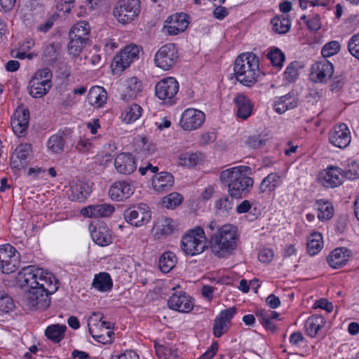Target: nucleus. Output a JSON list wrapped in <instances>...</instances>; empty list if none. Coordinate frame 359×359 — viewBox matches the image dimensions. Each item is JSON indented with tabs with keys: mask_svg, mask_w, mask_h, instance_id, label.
Returning <instances> with one entry per match:
<instances>
[{
	"mask_svg": "<svg viewBox=\"0 0 359 359\" xmlns=\"http://www.w3.org/2000/svg\"><path fill=\"white\" fill-rule=\"evenodd\" d=\"M18 282L21 287H27L24 299L29 308L47 309L50 302L49 296L59 287V281L47 270L29 265L18 273Z\"/></svg>",
	"mask_w": 359,
	"mask_h": 359,
	"instance_id": "f257e3e1",
	"label": "nucleus"
},
{
	"mask_svg": "<svg viewBox=\"0 0 359 359\" xmlns=\"http://www.w3.org/2000/svg\"><path fill=\"white\" fill-rule=\"evenodd\" d=\"M249 171L248 166L240 165L220 172L221 183L227 188V191L231 197L241 198L245 191L252 187L253 180L247 176Z\"/></svg>",
	"mask_w": 359,
	"mask_h": 359,
	"instance_id": "f03ea898",
	"label": "nucleus"
},
{
	"mask_svg": "<svg viewBox=\"0 0 359 359\" xmlns=\"http://www.w3.org/2000/svg\"><path fill=\"white\" fill-rule=\"evenodd\" d=\"M233 72L235 78L241 84L251 86L257 81L259 74V59L252 53H242L235 60Z\"/></svg>",
	"mask_w": 359,
	"mask_h": 359,
	"instance_id": "7ed1b4c3",
	"label": "nucleus"
},
{
	"mask_svg": "<svg viewBox=\"0 0 359 359\" xmlns=\"http://www.w3.org/2000/svg\"><path fill=\"white\" fill-rule=\"evenodd\" d=\"M140 13V0H120L114 9V17L123 24L133 21Z\"/></svg>",
	"mask_w": 359,
	"mask_h": 359,
	"instance_id": "20e7f679",
	"label": "nucleus"
},
{
	"mask_svg": "<svg viewBox=\"0 0 359 359\" xmlns=\"http://www.w3.org/2000/svg\"><path fill=\"white\" fill-rule=\"evenodd\" d=\"M179 91V83L173 77H167L159 81L155 86L156 97L165 103L173 104L176 101V95Z\"/></svg>",
	"mask_w": 359,
	"mask_h": 359,
	"instance_id": "39448f33",
	"label": "nucleus"
},
{
	"mask_svg": "<svg viewBox=\"0 0 359 359\" xmlns=\"http://www.w3.org/2000/svg\"><path fill=\"white\" fill-rule=\"evenodd\" d=\"M178 50L174 43H167L161 46L155 54V65L163 69L169 70L177 62Z\"/></svg>",
	"mask_w": 359,
	"mask_h": 359,
	"instance_id": "423d86ee",
	"label": "nucleus"
},
{
	"mask_svg": "<svg viewBox=\"0 0 359 359\" xmlns=\"http://www.w3.org/2000/svg\"><path fill=\"white\" fill-rule=\"evenodd\" d=\"M237 239L236 227L231 224H224L210 236V243L221 247H233L236 245Z\"/></svg>",
	"mask_w": 359,
	"mask_h": 359,
	"instance_id": "0eeeda50",
	"label": "nucleus"
},
{
	"mask_svg": "<svg viewBox=\"0 0 359 359\" xmlns=\"http://www.w3.org/2000/svg\"><path fill=\"white\" fill-rule=\"evenodd\" d=\"M124 218L131 225L141 226L150 221L151 212L147 205L142 203L126 210L124 212Z\"/></svg>",
	"mask_w": 359,
	"mask_h": 359,
	"instance_id": "6e6552de",
	"label": "nucleus"
},
{
	"mask_svg": "<svg viewBox=\"0 0 359 359\" xmlns=\"http://www.w3.org/2000/svg\"><path fill=\"white\" fill-rule=\"evenodd\" d=\"M205 119L203 111L195 108H188L182 112L180 125L184 130H195L201 127Z\"/></svg>",
	"mask_w": 359,
	"mask_h": 359,
	"instance_id": "1a4fd4ad",
	"label": "nucleus"
},
{
	"mask_svg": "<svg viewBox=\"0 0 359 359\" xmlns=\"http://www.w3.org/2000/svg\"><path fill=\"white\" fill-rule=\"evenodd\" d=\"M20 262V253L16 248H0V269L3 273L15 272Z\"/></svg>",
	"mask_w": 359,
	"mask_h": 359,
	"instance_id": "9d476101",
	"label": "nucleus"
},
{
	"mask_svg": "<svg viewBox=\"0 0 359 359\" xmlns=\"http://www.w3.org/2000/svg\"><path fill=\"white\" fill-rule=\"evenodd\" d=\"M333 73V65L327 60L323 59L312 65L310 78L315 83H323L332 77Z\"/></svg>",
	"mask_w": 359,
	"mask_h": 359,
	"instance_id": "9b49d317",
	"label": "nucleus"
},
{
	"mask_svg": "<svg viewBox=\"0 0 359 359\" xmlns=\"http://www.w3.org/2000/svg\"><path fill=\"white\" fill-rule=\"evenodd\" d=\"M32 146L25 143L19 144L11 156L10 165L13 170L25 168L32 156Z\"/></svg>",
	"mask_w": 359,
	"mask_h": 359,
	"instance_id": "f8f14e48",
	"label": "nucleus"
},
{
	"mask_svg": "<svg viewBox=\"0 0 359 359\" xmlns=\"http://www.w3.org/2000/svg\"><path fill=\"white\" fill-rule=\"evenodd\" d=\"M140 48L135 44L126 46L121 50L118 55L114 58V64L116 67H119L122 71L128 67L132 62L139 58Z\"/></svg>",
	"mask_w": 359,
	"mask_h": 359,
	"instance_id": "ddd939ff",
	"label": "nucleus"
},
{
	"mask_svg": "<svg viewBox=\"0 0 359 359\" xmlns=\"http://www.w3.org/2000/svg\"><path fill=\"white\" fill-rule=\"evenodd\" d=\"M236 313L235 307L222 311L215 320L212 332L215 337H221L226 332L231 325V320Z\"/></svg>",
	"mask_w": 359,
	"mask_h": 359,
	"instance_id": "4468645a",
	"label": "nucleus"
},
{
	"mask_svg": "<svg viewBox=\"0 0 359 359\" xmlns=\"http://www.w3.org/2000/svg\"><path fill=\"white\" fill-rule=\"evenodd\" d=\"M168 306L170 309L182 312L189 313L194 307L191 297L184 291L174 292L168 300Z\"/></svg>",
	"mask_w": 359,
	"mask_h": 359,
	"instance_id": "2eb2a0df",
	"label": "nucleus"
},
{
	"mask_svg": "<svg viewBox=\"0 0 359 359\" xmlns=\"http://www.w3.org/2000/svg\"><path fill=\"white\" fill-rule=\"evenodd\" d=\"M351 139V133L345 123L335 126L329 133L330 143L340 149L346 148Z\"/></svg>",
	"mask_w": 359,
	"mask_h": 359,
	"instance_id": "dca6fc26",
	"label": "nucleus"
},
{
	"mask_svg": "<svg viewBox=\"0 0 359 359\" xmlns=\"http://www.w3.org/2000/svg\"><path fill=\"white\" fill-rule=\"evenodd\" d=\"M189 15L184 13H175L168 17L164 29L169 35H177L184 32L189 24Z\"/></svg>",
	"mask_w": 359,
	"mask_h": 359,
	"instance_id": "f3484780",
	"label": "nucleus"
},
{
	"mask_svg": "<svg viewBox=\"0 0 359 359\" xmlns=\"http://www.w3.org/2000/svg\"><path fill=\"white\" fill-rule=\"evenodd\" d=\"M206 236L204 230L201 226H195L194 229H189L183 235L181 239L182 247H198L203 245L206 247Z\"/></svg>",
	"mask_w": 359,
	"mask_h": 359,
	"instance_id": "a211bd4d",
	"label": "nucleus"
},
{
	"mask_svg": "<svg viewBox=\"0 0 359 359\" xmlns=\"http://www.w3.org/2000/svg\"><path fill=\"white\" fill-rule=\"evenodd\" d=\"M342 170L337 166H329L320 177L321 184L327 188H334L342 184Z\"/></svg>",
	"mask_w": 359,
	"mask_h": 359,
	"instance_id": "6ab92c4d",
	"label": "nucleus"
},
{
	"mask_svg": "<svg viewBox=\"0 0 359 359\" xmlns=\"http://www.w3.org/2000/svg\"><path fill=\"white\" fill-rule=\"evenodd\" d=\"M133 193L134 187L125 181L114 182L109 190L110 198L117 201H121L130 198Z\"/></svg>",
	"mask_w": 359,
	"mask_h": 359,
	"instance_id": "aec40b11",
	"label": "nucleus"
},
{
	"mask_svg": "<svg viewBox=\"0 0 359 359\" xmlns=\"http://www.w3.org/2000/svg\"><path fill=\"white\" fill-rule=\"evenodd\" d=\"M114 166L118 172L123 175H130L137 168L134 156L130 153L119 154L115 158Z\"/></svg>",
	"mask_w": 359,
	"mask_h": 359,
	"instance_id": "412c9836",
	"label": "nucleus"
},
{
	"mask_svg": "<svg viewBox=\"0 0 359 359\" xmlns=\"http://www.w3.org/2000/svg\"><path fill=\"white\" fill-rule=\"evenodd\" d=\"M115 211L114 205L108 203H100L89 205L81 210L83 216L88 217H109Z\"/></svg>",
	"mask_w": 359,
	"mask_h": 359,
	"instance_id": "4be33fe9",
	"label": "nucleus"
},
{
	"mask_svg": "<svg viewBox=\"0 0 359 359\" xmlns=\"http://www.w3.org/2000/svg\"><path fill=\"white\" fill-rule=\"evenodd\" d=\"M352 255L349 248H334L327 257V261L333 269H339L344 266Z\"/></svg>",
	"mask_w": 359,
	"mask_h": 359,
	"instance_id": "5701e85b",
	"label": "nucleus"
},
{
	"mask_svg": "<svg viewBox=\"0 0 359 359\" xmlns=\"http://www.w3.org/2000/svg\"><path fill=\"white\" fill-rule=\"evenodd\" d=\"M93 241L101 247H106L112 243V237L108 228L104 226H89Z\"/></svg>",
	"mask_w": 359,
	"mask_h": 359,
	"instance_id": "b1692460",
	"label": "nucleus"
},
{
	"mask_svg": "<svg viewBox=\"0 0 359 359\" xmlns=\"http://www.w3.org/2000/svg\"><path fill=\"white\" fill-rule=\"evenodd\" d=\"M233 103L237 109L238 117L245 120L251 115L253 104L248 97L243 94H238L233 98Z\"/></svg>",
	"mask_w": 359,
	"mask_h": 359,
	"instance_id": "393cba45",
	"label": "nucleus"
},
{
	"mask_svg": "<svg viewBox=\"0 0 359 359\" xmlns=\"http://www.w3.org/2000/svg\"><path fill=\"white\" fill-rule=\"evenodd\" d=\"M298 106L297 97L291 93L281 96L275 100L273 108L278 114H283L288 109H292Z\"/></svg>",
	"mask_w": 359,
	"mask_h": 359,
	"instance_id": "a878e982",
	"label": "nucleus"
},
{
	"mask_svg": "<svg viewBox=\"0 0 359 359\" xmlns=\"http://www.w3.org/2000/svg\"><path fill=\"white\" fill-rule=\"evenodd\" d=\"M126 88L121 94L123 100H134L142 92V83L137 77H132L127 80Z\"/></svg>",
	"mask_w": 359,
	"mask_h": 359,
	"instance_id": "bb28decb",
	"label": "nucleus"
},
{
	"mask_svg": "<svg viewBox=\"0 0 359 359\" xmlns=\"http://www.w3.org/2000/svg\"><path fill=\"white\" fill-rule=\"evenodd\" d=\"M174 184V177L170 172H162L154 175L152 186L157 191H165Z\"/></svg>",
	"mask_w": 359,
	"mask_h": 359,
	"instance_id": "cd10ccee",
	"label": "nucleus"
},
{
	"mask_svg": "<svg viewBox=\"0 0 359 359\" xmlns=\"http://www.w3.org/2000/svg\"><path fill=\"white\" fill-rule=\"evenodd\" d=\"M173 229V221L170 218L158 220L154 226L152 235L155 239H162L170 234Z\"/></svg>",
	"mask_w": 359,
	"mask_h": 359,
	"instance_id": "c85d7f7f",
	"label": "nucleus"
},
{
	"mask_svg": "<svg viewBox=\"0 0 359 359\" xmlns=\"http://www.w3.org/2000/svg\"><path fill=\"white\" fill-rule=\"evenodd\" d=\"M71 191L72 201H83L90 195L91 189L87 183L77 180L72 182Z\"/></svg>",
	"mask_w": 359,
	"mask_h": 359,
	"instance_id": "c756f323",
	"label": "nucleus"
},
{
	"mask_svg": "<svg viewBox=\"0 0 359 359\" xmlns=\"http://www.w3.org/2000/svg\"><path fill=\"white\" fill-rule=\"evenodd\" d=\"M315 208L318 210V218L320 221L330 219L334 215V207L328 200L319 199L314 203Z\"/></svg>",
	"mask_w": 359,
	"mask_h": 359,
	"instance_id": "7c9ffc66",
	"label": "nucleus"
},
{
	"mask_svg": "<svg viewBox=\"0 0 359 359\" xmlns=\"http://www.w3.org/2000/svg\"><path fill=\"white\" fill-rule=\"evenodd\" d=\"M67 135L61 131L50 136L47 142L48 149L55 154H60L64 151Z\"/></svg>",
	"mask_w": 359,
	"mask_h": 359,
	"instance_id": "2f4dec72",
	"label": "nucleus"
},
{
	"mask_svg": "<svg viewBox=\"0 0 359 359\" xmlns=\"http://www.w3.org/2000/svg\"><path fill=\"white\" fill-rule=\"evenodd\" d=\"M325 321L320 315L311 316L305 323V330L311 337H315L318 331L324 326Z\"/></svg>",
	"mask_w": 359,
	"mask_h": 359,
	"instance_id": "473e14b6",
	"label": "nucleus"
},
{
	"mask_svg": "<svg viewBox=\"0 0 359 359\" xmlns=\"http://www.w3.org/2000/svg\"><path fill=\"white\" fill-rule=\"evenodd\" d=\"M282 183L281 177L277 172H271L264 177L259 184L262 193H270Z\"/></svg>",
	"mask_w": 359,
	"mask_h": 359,
	"instance_id": "72a5a7b5",
	"label": "nucleus"
},
{
	"mask_svg": "<svg viewBox=\"0 0 359 359\" xmlns=\"http://www.w3.org/2000/svg\"><path fill=\"white\" fill-rule=\"evenodd\" d=\"M88 99L92 105L100 107L106 103L107 94L106 90L102 87H92L89 90Z\"/></svg>",
	"mask_w": 359,
	"mask_h": 359,
	"instance_id": "f704fd0d",
	"label": "nucleus"
},
{
	"mask_svg": "<svg viewBox=\"0 0 359 359\" xmlns=\"http://www.w3.org/2000/svg\"><path fill=\"white\" fill-rule=\"evenodd\" d=\"M92 285L100 292H107L111 290L113 283L109 274L103 272L95 276Z\"/></svg>",
	"mask_w": 359,
	"mask_h": 359,
	"instance_id": "c9c22d12",
	"label": "nucleus"
},
{
	"mask_svg": "<svg viewBox=\"0 0 359 359\" xmlns=\"http://www.w3.org/2000/svg\"><path fill=\"white\" fill-rule=\"evenodd\" d=\"M67 326L65 325H51L48 326L46 329L45 335L52 341L58 343L64 338Z\"/></svg>",
	"mask_w": 359,
	"mask_h": 359,
	"instance_id": "e433bc0d",
	"label": "nucleus"
},
{
	"mask_svg": "<svg viewBox=\"0 0 359 359\" xmlns=\"http://www.w3.org/2000/svg\"><path fill=\"white\" fill-rule=\"evenodd\" d=\"M52 85L47 83L41 84L35 80H30L27 86L29 94L34 98H41L44 97L50 90Z\"/></svg>",
	"mask_w": 359,
	"mask_h": 359,
	"instance_id": "4c0bfd02",
	"label": "nucleus"
},
{
	"mask_svg": "<svg viewBox=\"0 0 359 359\" xmlns=\"http://www.w3.org/2000/svg\"><path fill=\"white\" fill-rule=\"evenodd\" d=\"M176 263V255L173 252L168 251L164 252L160 257L158 261V266L162 272L166 273L170 272L174 268Z\"/></svg>",
	"mask_w": 359,
	"mask_h": 359,
	"instance_id": "58836bf2",
	"label": "nucleus"
},
{
	"mask_svg": "<svg viewBox=\"0 0 359 359\" xmlns=\"http://www.w3.org/2000/svg\"><path fill=\"white\" fill-rule=\"evenodd\" d=\"M90 33L89 25L85 21L80 22L71 29L69 36L81 39L87 42Z\"/></svg>",
	"mask_w": 359,
	"mask_h": 359,
	"instance_id": "ea45409f",
	"label": "nucleus"
},
{
	"mask_svg": "<svg viewBox=\"0 0 359 359\" xmlns=\"http://www.w3.org/2000/svg\"><path fill=\"white\" fill-rule=\"evenodd\" d=\"M273 30L278 34H285L290 28L291 23L285 15H281L273 18L271 20Z\"/></svg>",
	"mask_w": 359,
	"mask_h": 359,
	"instance_id": "a19ab883",
	"label": "nucleus"
},
{
	"mask_svg": "<svg viewBox=\"0 0 359 359\" xmlns=\"http://www.w3.org/2000/svg\"><path fill=\"white\" fill-rule=\"evenodd\" d=\"M233 201L227 196L217 200L215 204V213L220 217H226L233 208Z\"/></svg>",
	"mask_w": 359,
	"mask_h": 359,
	"instance_id": "79ce46f5",
	"label": "nucleus"
},
{
	"mask_svg": "<svg viewBox=\"0 0 359 359\" xmlns=\"http://www.w3.org/2000/svg\"><path fill=\"white\" fill-rule=\"evenodd\" d=\"M142 107L137 104H133L130 106H128L125 109V111L123 114V121L126 123L134 122L137 120L142 115Z\"/></svg>",
	"mask_w": 359,
	"mask_h": 359,
	"instance_id": "37998d69",
	"label": "nucleus"
},
{
	"mask_svg": "<svg viewBox=\"0 0 359 359\" xmlns=\"http://www.w3.org/2000/svg\"><path fill=\"white\" fill-rule=\"evenodd\" d=\"M273 67L281 69L285 60V54L278 48H273L266 55Z\"/></svg>",
	"mask_w": 359,
	"mask_h": 359,
	"instance_id": "c03bdc74",
	"label": "nucleus"
},
{
	"mask_svg": "<svg viewBox=\"0 0 359 359\" xmlns=\"http://www.w3.org/2000/svg\"><path fill=\"white\" fill-rule=\"evenodd\" d=\"M183 201V196L177 192H172L162 200V205L168 209H174L180 205Z\"/></svg>",
	"mask_w": 359,
	"mask_h": 359,
	"instance_id": "a18cd8bd",
	"label": "nucleus"
},
{
	"mask_svg": "<svg viewBox=\"0 0 359 359\" xmlns=\"http://www.w3.org/2000/svg\"><path fill=\"white\" fill-rule=\"evenodd\" d=\"M52 77L53 74L50 69L48 68H43L37 70L32 77L31 80H35L36 82L39 81L41 84L47 83L48 85H52Z\"/></svg>",
	"mask_w": 359,
	"mask_h": 359,
	"instance_id": "49530a36",
	"label": "nucleus"
},
{
	"mask_svg": "<svg viewBox=\"0 0 359 359\" xmlns=\"http://www.w3.org/2000/svg\"><path fill=\"white\" fill-rule=\"evenodd\" d=\"M14 308L13 299L5 292H0V314L9 313Z\"/></svg>",
	"mask_w": 359,
	"mask_h": 359,
	"instance_id": "de8ad7c7",
	"label": "nucleus"
},
{
	"mask_svg": "<svg viewBox=\"0 0 359 359\" xmlns=\"http://www.w3.org/2000/svg\"><path fill=\"white\" fill-rule=\"evenodd\" d=\"M257 317L261 325L269 331L275 332L276 331V326L272 322L271 320L269 319V315L265 312V310L260 309L255 312Z\"/></svg>",
	"mask_w": 359,
	"mask_h": 359,
	"instance_id": "09e8293b",
	"label": "nucleus"
},
{
	"mask_svg": "<svg viewBox=\"0 0 359 359\" xmlns=\"http://www.w3.org/2000/svg\"><path fill=\"white\" fill-rule=\"evenodd\" d=\"M86 43V41H85L69 36L67 46L69 53L74 57L78 56Z\"/></svg>",
	"mask_w": 359,
	"mask_h": 359,
	"instance_id": "8fccbe9b",
	"label": "nucleus"
},
{
	"mask_svg": "<svg viewBox=\"0 0 359 359\" xmlns=\"http://www.w3.org/2000/svg\"><path fill=\"white\" fill-rule=\"evenodd\" d=\"M178 160L180 165L192 167L198 163L199 158L195 153L185 152L179 156Z\"/></svg>",
	"mask_w": 359,
	"mask_h": 359,
	"instance_id": "3c124183",
	"label": "nucleus"
},
{
	"mask_svg": "<svg viewBox=\"0 0 359 359\" xmlns=\"http://www.w3.org/2000/svg\"><path fill=\"white\" fill-rule=\"evenodd\" d=\"M299 62L293 61L289 64L285 71V79L290 83L294 82L299 76Z\"/></svg>",
	"mask_w": 359,
	"mask_h": 359,
	"instance_id": "603ef678",
	"label": "nucleus"
},
{
	"mask_svg": "<svg viewBox=\"0 0 359 359\" xmlns=\"http://www.w3.org/2000/svg\"><path fill=\"white\" fill-rule=\"evenodd\" d=\"M236 211L238 214L246 213L250 212L252 213V216L249 219L250 221L255 220L257 216L260 214L259 211L256 208L253 209L254 212L251 210V203L249 201H243L236 208Z\"/></svg>",
	"mask_w": 359,
	"mask_h": 359,
	"instance_id": "864d4df0",
	"label": "nucleus"
},
{
	"mask_svg": "<svg viewBox=\"0 0 359 359\" xmlns=\"http://www.w3.org/2000/svg\"><path fill=\"white\" fill-rule=\"evenodd\" d=\"M340 50V44L338 41H332L326 43L321 50L324 59L337 54Z\"/></svg>",
	"mask_w": 359,
	"mask_h": 359,
	"instance_id": "5fc2aeb1",
	"label": "nucleus"
},
{
	"mask_svg": "<svg viewBox=\"0 0 359 359\" xmlns=\"http://www.w3.org/2000/svg\"><path fill=\"white\" fill-rule=\"evenodd\" d=\"M343 177L353 180L359 177V165L355 161H352L348 165V167L343 171Z\"/></svg>",
	"mask_w": 359,
	"mask_h": 359,
	"instance_id": "6e6d98bb",
	"label": "nucleus"
},
{
	"mask_svg": "<svg viewBox=\"0 0 359 359\" xmlns=\"http://www.w3.org/2000/svg\"><path fill=\"white\" fill-rule=\"evenodd\" d=\"M267 140L266 135H254L248 137L246 144L251 148L257 149L264 145Z\"/></svg>",
	"mask_w": 359,
	"mask_h": 359,
	"instance_id": "4d7b16f0",
	"label": "nucleus"
},
{
	"mask_svg": "<svg viewBox=\"0 0 359 359\" xmlns=\"http://www.w3.org/2000/svg\"><path fill=\"white\" fill-rule=\"evenodd\" d=\"M348 50L353 57L359 60V33L354 34L349 39Z\"/></svg>",
	"mask_w": 359,
	"mask_h": 359,
	"instance_id": "13d9d810",
	"label": "nucleus"
},
{
	"mask_svg": "<svg viewBox=\"0 0 359 359\" xmlns=\"http://www.w3.org/2000/svg\"><path fill=\"white\" fill-rule=\"evenodd\" d=\"M11 120L19 121L20 122L29 124V111L23 106H20L14 114V118Z\"/></svg>",
	"mask_w": 359,
	"mask_h": 359,
	"instance_id": "bf43d9fd",
	"label": "nucleus"
},
{
	"mask_svg": "<svg viewBox=\"0 0 359 359\" xmlns=\"http://www.w3.org/2000/svg\"><path fill=\"white\" fill-rule=\"evenodd\" d=\"M103 318V315L99 313H93V316L88 319V327L90 334L93 337H96L94 334V329L93 326H98Z\"/></svg>",
	"mask_w": 359,
	"mask_h": 359,
	"instance_id": "052dcab7",
	"label": "nucleus"
},
{
	"mask_svg": "<svg viewBox=\"0 0 359 359\" xmlns=\"http://www.w3.org/2000/svg\"><path fill=\"white\" fill-rule=\"evenodd\" d=\"M273 256L274 253L271 248H261L257 254L258 259L263 263H269Z\"/></svg>",
	"mask_w": 359,
	"mask_h": 359,
	"instance_id": "680f3d73",
	"label": "nucleus"
},
{
	"mask_svg": "<svg viewBox=\"0 0 359 359\" xmlns=\"http://www.w3.org/2000/svg\"><path fill=\"white\" fill-rule=\"evenodd\" d=\"M28 125L29 124L20 122L19 121L11 120V126L13 130L14 133L19 137L25 135V132L28 128Z\"/></svg>",
	"mask_w": 359,
	"mask_h": 359,
	"instance_id": "e2e57ef3",
	"label": "nucleus"
},
{
	"mask_svg": "<svg viewBox=\"0 0 359 359\" xmlns=\"http://www.w3.org/2000/svg\"><path fill=\"white\" fill-rule=\"evenodd\" d=\"M323 244L322 234L318 232L313 233L307 239L306 247H321Z\"/></svg>",
	"mask_w": 359,
	"mask_h": 359,
	"instance_id": "0e129e2a",
	"label": "nucleus"
},
{
	"mask_svg": "<svg viewBox=\"0 0 359 359\" xmlns=\"http://www.w3.org/2000/svg\"><path fill=\"white\" fill-rule=\"evenodd\" d=\"M74 0H61L60 4H57V8L60 11L68 13L74 7Z\"/></svg>",
	"mask_w": 359,
	"mask_h": 359,
	"instance_id": "69168bd1",
	"label": "nucleus"
},
{
	"mask_svg": "<svg viewBox=\"0 0 359 359\" xmlns=\"http://www.w3.org/2000/svg\"><path fill=\"white\" fill-rule=\"evenodd\" d=\"M215 140L216 135L215 133H206L201 135L199 143L202 146H205L214 142Z\"/></svg>",
	"mask_w": 359,
	"mask_h": 359,
	"instance_id": "338daca9",
	"label": "nucleus"
},
{
	"mask_svg": "<svg viewBox=\"0 0 359 359\" xmlns=\"http://www.w3.org/2000/svg\"><path fill=\"white\" fill-rule=\"evenodd\" d=\"M218 350L217 342L212 344L210 347L197 359H211L214 357Z\"/></svg>",
	"mask_w": 359,
	"mask_h": 359,
	"instance_id": "774afa93",
	"label": "nucleus"
}]
</instances>
